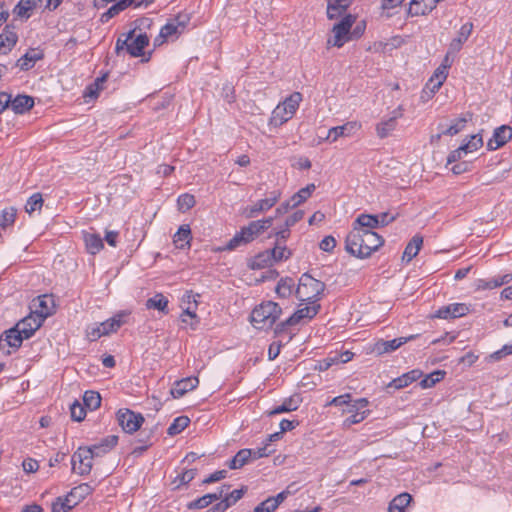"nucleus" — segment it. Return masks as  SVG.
<instances>
[{
	"label": "nucleus",
	"mask_w": 512,
	"mask_h": 512,
	"mask_svg": "<svg viewBox=\"0 0 512 512\" xmlns=\"http://www.w3.org/2000/svg\"><path fill=\"white\" fill-rule=\"evenodd\" d=\"M384 244V239L374 231L352 228L345 239V249L351 255L365 259Z\"/></svg>",
	"instance_id": "obj_1"
},
{
	"label": "nucleus",
	"mask_w": 512,
	"mask_h": 512,
	"mask_svg": "<svg viewBox=\"0 0 512 512\" xmlns=\"http://www.w3.org/2000/svg\"><path fill=\"white\" fill-rule=\"evenodd\" d=\"M281 313L282 309L276 302H263L253 309L251 323L256 329L267 330L272 328Z\"/></svg>",
	"instance_id": "obj_2"
},
{
	"label": "nucleus",
	"mask_w": 512,
	"mask_h": 512,
	"mask_svg": "<svg viewBox=\"0 0 512 512\" xmlns=\"http://www.w3.org/2000/svg\"><path fill=\"white\" fill-rule=\"evenodd\" d=\"M324 289L325 284L322 281L305 273L300 277L296 295L301 301L317 302Z\"/></svg>",
	"instance_id": "obj_3"
},
{
	"label": "nucleus",
	"mask_w": 512,
	"mask_h": 512,
	"mask_svg": "<svg viewBox=\"0 0 512 512\" xmlns=\"http://www.w3.org/2000/svg\"><path fill=\"white\" fill-rule=\"evenodd\" d=\"M356 22V16L346 14L342 19L334 24L332 28L333 37L327 40V44L341 48L345 43L352 40L351 29Z\"/></svg>",
	"instance_id": "obj_4"
},
{
	"label": "nucleus",
	"mask_w": 512,
	"mask_h": 512,
	"mask_svg": "<svg viewBox=\"0 0 512 512\" xmlns=\"http://www.w3.org/2000/svg\"><path fill=\"white\" fill-rule=\"evenodd\" d=\"M302 96L299 92L291 94L285 101L279 104L273 111L272 121L275 125L287 122L299 107Z\"/></svg>",
	"instance_id": "obj_5"
},
{
	"label": "nucleus",
	"mask_w": 512,
	"mask_h": 512,
	"mask_svg": "<svg viewBox=\"0 0 512 512\" xmlns=\"http://www.w3.org/2000/svg\"><path fill=\"white\" fill-rule=\"evenodd\" d=\"M271 453L272 451L268 450V444H266L264 447L257 449H241L229 461L228 467L233 470L240 469L250 461L266 457Z\"/></svg>",
	"instance_id": "obj_6"
},
{
	"label": "nucleus",
	"mask_w": 512,
	"mask_h": 512,
	"mask_svg": "<svg viewBox=\"0 0 512 512\" xmlns=\"http://www.w3.org/2000/svg\"><path fill=\"white\" fill-rule=\"evenodd\" d=\"M311 305H307L298 309L288 319L276 325L275 333L281 334L286 327L298 324L303 319H312L319 311L320 305L314 301H310Z\"/></svg>",
	"instance_id": "obj_7"
},
{
	"label": "nucleus",
	"mask_w": 512,
	"mask_h": 512,
	"mask_svg": "<svg viewBox=\"0 0 512 512\" xmlns=\"http://www.w3.org/2000/svg\"><path fill=\"white\" fill-rule=\"evenodd\" d=\"M281 192L273 190L266 194V197L258 200L253 205L247 206L243 209V215L246 218H255L260 213L270 210L280 199Z\"/></svg>",
	"instance_id": "obj_8"
},
{
	"label": "nucleus",
	"mask_w": 512,
	"mask_h": 512,
	"mask_svg": "<svg viewBox=\"0 0 512 512\" xmlns=\"http://www.w3.org/2000/svg\"><path fill=\"white\" fill-rule=\"evenodd\" d=\"M190 21L187 14H178L175 18L169 20L160 30L159 38L164 40L176 39L181 35Z\"/></svg>",
	"instance_id": "obj_9"
},
{
	"label": "nucleus",
	"mask_w": 512,
	"mask_h": 512,
	"mask_svg": "<svg viewBox=\"0 0 512 512\" xmlns=\"http://www.w3.org/2000/svg\"><path fill=\"white\" fill-rule=\"evenodd\" d=\"M369 402L366 398H360L351 402L348 407L343 409L344 414H350L347 417L343 425L347 428L354 424L362 422L369 414V410H364L368 406Z\"/></svg>",
	"instance_id": "obj_10"
},
{
	"label": "nucleus",
	"mask_w": 512,
	"mask_h": 512,
	"mask_svg": "<svg viewBox=\"0 0 512 512\" xmlns=\"http://www.w3.org/2000/svg\"><path fill=\"white\" fill-rule=\"evenodd\" d=\"M93 456L91 451L85 447H80L72 455L71 463L72 470L79 475H87L92 469Z\"/></svg>",
	"instance_id": "obj_11"
},
{
	"label": "nucleus",
	"mask_w": 512,
	"mask_h": 512,
	"mask_svg": "<svg viewBox=\"0 0 512 512\" xmlns=\"http://www.w3.org/2000/svg\"><path fill=\"white\" fill-rule=\"evenodd\" d=\"M118 424L126 433L136 432L144 422L141 414L135 413L129 409H120L117 412Z\"/></svg>",
	"instance_id": "obj_12"
},
{
	"label": "nucleus",
	"mask_w": 512,
	"mask_h": 512,
	"mask_svg": "<svg viewBox=\"0 0 512 512\" xmlns=\"http://www.w3.org/2000/svg\"><path fill=\"white\" fill-rule=\"evenodd\" d=\"M273 223V218L268 217L262 220L250 222L247 226L243 227L240 231L249 243L254 240L258 235L267 230Z\"/></svg>",
	"instance_id": "obj_13"
},
{
	"label": "nucleus",
	"mask_w": 512,
	"mask_h": 512,
	"mask_svg": "<svg viewBox=\"0 0 512 512\" xmlns=\"http://www.w3.org/2000/svg\"><path fill=\"white\" fill-rule=\"evenodd\" d=\"M469 312V308L464 303H452L440 307L433 317L439 319H455L465 316Z\"/></svg>",
	"instance_id": "obj_14"
},
{
	"label": "nucleus",
	"mask_w": 512,
	"mask_h": 512,
	"mask_svg": "<svg viewBox=\"0 0 512 512\" xmlns=\"http://www.w3.org/2000/svg\"><path fill=\"white\" fill-rule=\"evenodd\" d=\"M403 116V108L399 106L392 113L391 116L387 119H383L376 126V132L378 137L386 138L390 135L392 131L395 130L397 125V119Z\"/></svg>",
	"instance_id": "obj_15"
},
{
	"label": "nucleus",
	"mask_w": 512,
	"mask_h": 512,
	"mask_svg": "<svg viewBox=\"0 0 512 512\" xmlns=\"http://www.w3.org/2000/svg\"><path fill=\"white\" fill-rule=\"evenodd\" d=\"M512 138V128L502 125L495 129L492 138L487 143L488 150H497Z\"/></svg>",
	"instance_id": "obj_16"
},
{
	"label": "nucleus",
	"mask_w": 512,
	"mask_h": 512,
	"mask_svg": "<svg viewBox=\"0 0 512 512\" xmlns=\"http://www.w3.org/2000/svg\"><path fill=\"white\" fill-rule=\"evenodd\" d=\"M42 323L43 319L32 312L30 315L20 320L17 325L18 328L21 329L22 337H27L29 339L33 336L36 330L41 327Z\"/></svg>",
	"instance_id": "obj_17"
},
{
	"label": "nucleus",
	"mask_w": 512,
	"mask_h": 512,
	"mask_svg": "<svg viewBox=\"0 0 512 512\" xmlns=\"http://www.w3.org/2000/svg\"><path fill=\"white\" fill-rule=\"evenodd\" d=\"M199 384V379L197 377H187L181 380H178L174 383L173 387L170 390V394L173 398L177 399L184 396L187 392L195 389Z\"/></svg>",
	"instance_id": "obj_18"
},
{
	"label": "nucleus",
	"mask_w": 512,
	"mask_h": 512,
	"mask_svg": "<svg viewBox=\"0 0 512 512\" xmlns=\"http://www.w3.org/2000/svg\"><path fill=\"white\" fill-rule=\"evenodd\" d=\"M118 442V436L116 435H109L103 439L97 444H94L90 447H85L86 449L91 451L92 456L95 457H102L103 455L107 454L109 451H111Z\"/></svg>",
	"instance_id": "obj_19"
},
{
	"label": "nucleus",
	"mask_w": 512,
	"mask_h": 512,
	"mask_svg": "<svg viewBox=\"0 0 512 512\" xmlns=\"http://www.w3.org/2000/svg\"><path fill=\"white\" fill-rule=\"evenodd\" d=\"M360 127L361 125L357 122H347L344 125L332 127L328 131L327 139L335 142L340 137H349Z\"/></svg>",
	"instance_id": "obj_20"
},
{
	"label": "nucleus",
	"mask_w": 512,
	"mask_h": 512,
	"mask_svg": "<svg viewBox=\"0 0 512 512\" xmlns=\"http://www.w3.org/2000/svg\"><path fill=\"white\" fill-rule=\"evenodd\" d=\"M413 338H414V336L400 337V338H395L392 340H379L374 345V351L379 355L389 353V352L395 351L396 349L401 347L403 344H405L407 341H409Z\"/></svg>",
	"instance_id": "obj_21"
},
{
	"label": "nucleus",
	"mask_w": 512,
	"mask_h": 512,
	"mask_svg": "<svg viewBox=\"0 0 512 512\" xmlns=\"http://www.w3.org/2000/svg\"><path fill=\"white\" fill-rule=\"evenodd\" d=\"M148 44L149 37L146 34L140 33L136 36L132 34L129 39V44H127V52L133 57L142 56Z\"/></svg>",
	"instance_id": "obj_22"
},
{
	"label": "nucleus",
	"mask_w": 512,
	"mask_h": 512,
	"mask_svg": "<svg viewBox=\"0 0 512 512\" xmlns=\"http://www.w3.org/2000/svg\"><path fill=\"white\" fill-rule=\"evenodd\" d=\"M442 0H411L409 14L412 16L426 15L436 8Z\"/></svg>",
	"instance_id": "obj_23"
},
{
	"label": "nucleus",
	"mask_w": 512,
	"mask_h": 512,
	"mask_svg": "<svg viewBox=\"0 0 512 512\" xmlns=\"http://www.w3.org/2000/svg\"><path fill=\"white\" fill-rule=\"evenodd\" d=\"M352 0H327V18L329 20L345 16Z\"/></svg>",
	"instance_id": "obj_24"
},
{
	"label": "nucleus",
	"mask_w": 512,
	"mask_h": 512,
	"mask_svg": "<svg viewBox=\"0 0 512 512\" xmlns=\"http://www.w3.org/2000/svg\"><path fill=\"white\" fill-rule=\"evenodd\" d=\"M44 53L38 48L29 49L20 59L16 65L23 71H27L34 67L35 63L43 59Z\"/></svg>",
	"instance_id": "obj_25"
},
{
	"label": "nucleus",
	"mask_w": 512,
	"mask_h": 512,
	"mask_svg": "<svg viewBox=\"0 0 512 512\" xmlns=\"http://www.w3.org/2000/svg\"><path fill=\"white\" fill-rule=\"evenodd\" d=\"M423 375L422 371L419 369L411 370L403 375L393 379L389 384L388 388L394 389H402L407 387L409 384L421 378Z\"/></svg>",
	"instance_id": "obj_26"
},
{
	"label": "nucleus",
	"mask_w": 512,
	"mask_h": 512,
	"mask_svg": "<svg viewBox=\"0 0 512 512\" xmlns=\"http://www.w3.org/2000/svg\"><path fill=\"white\" fill-rule=\"evenodd\" d=\"M473 31V23L468 22L461 26L458 35L454 38L449 45V52H458L461 50L463 43H465Z\"/></svg>",
	"instance_id": "obj_27"
},
{
	"label": "nucleus",
	"mask_w": 512,
	"mask_h": 512,
	"mask_svg": "<svg viewBox=\"0 0 512 512\" xmlns=\"http://www.w3.org/2000/svg\"><path fill=\"white\" fill-rule=\"evenodd\" d=\"M53 300L48 295L38 296L37 299L33 300L35 310L33 311L38 317H41L43 321L52 313Z\"/></svg>",
	"instance_id": "obj_28"
},
{
	"label": "nucleus",
	"mask_w": 512,
	"mask_h": 512,
	"mask_svg": "<svg viewBox=\"0 0 512 512\" xmlns=\"http://www.w3.org/2000/svg\"><path fill=\"white\" fill-rule=\"evenodd\" d=\"M18 36L9 26H6L0 34V53L7 54L16 45Z\"/></svg>",
	"instance_id": "obj_29"
},
{
	"label": "nucleus",
	"mask_w": 512,
	"mask_h": 512,
	"mask_svg": "<svg viewBox=\"0 0 512 512\" xmlns=\"http://www.w3.org/2000/svg\"><path fill=\"white\" fill-rule=\"evenodd\" d=\"M512 274H504L501 276H495L491 279H479L477 281V289L479 290H488L500 287L504 284L511 282Z\"/></svg>",
	"instance_id": "obj_30"
},
{
	"label": "nucleus",
	"mask_w": 512,
	"mask_h": 512,
	"mask_svg": "<svg viewBox=\"0 0 512 512\" xmlns=\"http://www.w3.org/2000/svg\"><path fill=\"white\" fill-rule=\"evenodd\" d=\"M126 317L127 314L121 312L110 319L101 322L102 333H104V335H109L110 333L116 332L126 322Z\"/></svg>",
	"instance_id": "obj_31"
},
{
	"label": "nucleus",
	"mask_w": 512,
	"mask_h": 512,
	"mask_svg": "<svg viewBox=\"0 0 512 512\" xmlns=\"http://www.w3.org/2000/svg\"><path fill=\"white\" fill-rule=\"evenodd\" d=\"M379 227L378 216L370 214H360L353 222L352 228H358L359 230L372 231Z\"/></svg>",
	"instance_id": "obj_32"
},
{
	"label": "nucleus",
	"mask_w": 512,
	"mask_h": 512,
	"mask_svg": "<svg viewBox=\"0 0 512 512\" xmlns=\"http://www.w3.org/2000/svg\"><path fill=\"white\" fill-rule=\"evenodd\" d=\"M12 110L16 114H23L34 106V99L27 95H18L10 101Z\"/></svg>",
	"instance_id": "obj_33"
},
{
	"label": "nucleus",
	"mask_w": 512,
	"mask_h": 512,
	"mask_svg": "<svg viewBox=\"0 0 512 512\" xmlns=\"http://www.w3.org/2000/svg\"><path fill=\"white\" fill-rule=\"evenodd\" d=\"M191 238V229L189 225L184 224L181 225L178 231L175 233L173 242L177 248L185 249L190 247Z\"/></svg>",
	"instance_id": "obj_34"
},
{
	"label": "nucleus",
	"mask_w": 512,
	"mask_h": 512,
	"mask_svg": "<svg viewBox=\"0 0 512 512\" xmlns=\"http://www.w3.org/2000/svg\"><path fill=\"white\" fill-rule=\"evenodd\" d=\"M83 237L86 249L90 254L95 255L103 249V240L99 234L85 232Z\"/></svg>",
	"instance_id": "obj_35"
},
{
	"label": "nucleus",
	"mask_w": 512,
	"mask_h": 512,
	"mask_svg": "<svg viewBox=\"0 0 512 512\" xmlns=\"http://www.w3.org/2000/svg\"><path fill=\"white\" fill-rule=\"evenodd\" d=\"M449 64L440 65L434 72L433 76L429 79V84L432 85L431 92L435 93L440 89L443 82L446 80L448 76V67Z\"/></svg>",
	"instance_id": "obj_36"
},
{
	"label": "nucleus",
	"mask_w": 512,
	"mask_h": 512,
	"mask_svg": "<svg viewBox=\"0 0 512 512\" xmlns=\"http://www.w3.org/2000/svg\"><path fill=\"white\" fill-rule=\"evenodd\" d=\"M412 501V496L407 493H401L395 496L388 505V512H405V508Z\"/></svg>",
	"instance_id": "obj_37"
},
{
	"label": "nucleus",
	"mask_w": 512,
	"mask_h": 512,
	"mask_svg": "<svg viewBox=\"0 0 512 512\" xmlns=\"http://www.w3.org/2000/svg\"><path fill=\"white\" fill-rule=\"evenodd\" d=\"M423 244V237L419 234L413 236V238L409 241L407 246L405 247L403 253V260L406 259L407 262L411 261L420 251L421 246Z\"/></svg>",
	"instance_id": "obj_38"
},
{
	"label": "nucleus",
	"mask_w": 512,
	"mask_h": 512,
	"mask_svg": "<svg viewBox=\"0 0 512 512\" xmlns=\"http://www.w3.org/2000/svg\"><path fill=\"white\" fill-rule=\"evenodd\" d=\"M267 251L271 254L274 263L287 260L292 255L291 250H289L285 244H282V242H280V239L276 240L273 249H268Z\"/></svg>",
	"instance_id": "obj_39"
},
{
	"label": "nucleus",
	"mask_w": 512,
	"mask_h": 512,
	"mask_svg": "<svg viewBox=\"0 0 512 512\" xmlns=\"http://www.w3.org/2000/svg\"><path fill=\"white\" fill-rule=\"evenodd\" d=\"M168 299L161 293L155 294L153 297L146 301L147 309H156L164 314L168 313Z\"/></svg>",
	"instance_id": "obj_40"
},
{
	"label": "nucleus",
	"mask_w": 512,
	"mask_h": 512,
	"mask_svg": "<svg viewBox=\"0 0 512 512\" xmlns=\"http://www.w3.org/2000/svg\"><path fill=\"white\" fill-rule=\"evenodd\" d=\"M300 397L292 396L283 401V403L269 412V415H276L285 412H291L298 409L300 405Z\"/></svg>",
	"instance_id": "obj_41"
},
{
	"label": "nucleus",
	"mask_w": 512,
	"mask_h": 512,
	"mask_svg": "<svg viewBox=\"0 0 512 512\" xmlns=\"http://www.w3.org/2000/svg\"><path fill=\"white\" fill-rule=\"evenodd\" d=\"M24 339L28 338L22 337L21 329L18 328L17 324L5 332V340L7 344L12 348H19L22 345Z\"/></svg>",
	"instance_id": "obj_42"
},
{
	"label": "nucleus",
	"mask_w": 512,
	"mask_h": 512,
	"mask_svg": "<svg viewBox=\"0 0 512 512\" xmlns=\"http://www.w3.org/2000/svg\"><path fill=\"white\" fill-rule=\"evenodd\" d=\"M17 216V209L13 206L4 208L0 213V228L6 229L13 226Z\"/></svg>",
	"instance_id": "obj_43"
},
{
	"label": "nucleus",
	"mask_w": 512,
	"mask_h": 512,
	"mask_svg": "<svg viewBox=\"0 0 512 512\" xmlns=\"http://www.w3.org/2000/svg\"><path fill=\"white\" fill-rule=\"evenodd\" d=\"M106 79L107 74H104L103 76L96 78L92 84L86 87L84 91V97L90 99L97 98L99 92L103 89V83L106 81Z\"/></svg>",
	"instance_id": "obj_44"
},
{
	"label": "nucleus",
	"mask_w": 512,
	"mask_h": 512,
	"mask_svg": "<svg viewBox=\"0 0 512 512\" xmlns=\"http://www.w3.org/2000/svg\"><path fill=\"white\" fill-rule=\"evenodd\" d=\"M315 190L314 184H309L306 187L300 189L297 193H295L291 198L290 202L291 207H297L304 201H306L312 194V192Z\"/></svg>",
	"instance_id": "obj_45"
},
{
	"label": "nucleus",
	"mask_w": 512,
	"mask_h": 512,
	"mask_svg": "<svg viewBox=\"0 0 512 512\" xmlns=\"http://www.w3.org/2000/svg\"><path fill=\"white\" fill-rule=\"evenodd\" d=\"M294 281L292 278L286 277L280 279L276 286V293L280 298H287L292 294Z\"/></svg>",
	"instance_id": "obj_46"
},
{
	"label": "nucleus",
	"mask_w": 512,
	"mask_h": 512,
	"mask_svg": "<svg viewBox=\"0 0 512 512\" xmlns=\"http://www.w3.org/2000/svg\"><path fill=\"white\" fill-rule=\"evenodd\" d=\"M190 423V419L187 416L176 417L171 425L167 429V433L171 436L181 433Z\"/></svg>",
	"instance_id": "obj_47"
},
{
	"label": "nucleus",
	"mask_w": 512,
	"mask_h": 512,
	"mask_svg": "<svg viewBox=\"0 0 512 512\" xmlns=\"http://www.w3.org/2000/svg\"><path fill=\"white\" fill-rule=\"evenodd\" d=\"M446 372L443 371V370H436V371H433L432 373L426 375L419 383V385L421 386V388L423 389H427V388H431L433 387L436 383L440 382L444 376H445Z\"/></svg>",
	"instance_id": "obj_48"
},
{
	"label": "nucleus",
	"mask_w": 512,
	"mask_h": 512,
	"mask_svg": "<svg viewBox=\"0 0 512 512\" xmlns=\"http://www.w3.org/2000/svg\"><path fill=\"white\" fill-rule=\"evenodd\" d=\"M273 264L274 261L272 260L271 254L266 250L254 257L251 266L253 269H261L272 266Z\"/></svg>",
	"instance_id": "obj_49"
},
{
	"label": "nucleus",
	"mask_w": 512,
	"mask_h": 512,
	"mask_svg": "<svg viewBox=\"0 0 512 512\" xmlns=\"http://www.w3.org/2000/svg\"><path fill=\"white\" fill-rule=\"evenodd\" d=\"M43 206V198L41 193H34L32 194L26 204H25V211L31 215L32 213L36 211H40Z\"/></svg>",
	"instance_id": "obj_50"
},
{
	"label": "nucleus",
	"mask_w": 512,
	"mask_h": 512,
	"mask_svg": "<svg viewBox=\"0 0 512 512\" xmlns=\"http://www.w3.org/2000/svg\"><path fill=\"white\" fill-rule=\"evenodd\" d=\"M84 407L90 410L97 409L101 404V396L95 391H86L83 395Z\"/></svg>",
	"instance_id": "obj_51"
},
{
	"label": "nucleus",
	"mask_w": 512,
	"mask_h": 512,
	"mask_svg": "<svg viewBox=\"0 0 512 512\" xmlns=\"http://www.w3.org/2000/svg\"><path fill=\"white\" fill-rule=\"evenodd\" d=\"M75 507V501L65 499L64 497H58L52 503L51 512H68Z\"/></svg>",
	"instance_id": "obj_52"
},
{
	"label": "nucleus",
	"mask_w": 512,
	"mask_h": 512,
	"mask_svg": "<svg viewBox=\"0 0 512 512\" xmlns=\"http://www.w3.org/2000/svg\"><path fill=\"white\" fill-rule=\"evenodd\" d=\"M34 8V3L30 0H21L14 8L13 12L15 15L21 18H29L30 12Z\"/></svg>",
	"instance_id": "obj_53"
},
{
	"label": "nucleus",
	"mask_w": 512,
	"mask_h": 512,
	"mask_svg": "<svg viewBox=\"0 0 512 512\" xmlns=\"http://www.w3.org/2000/svg\"><path fill=\"white\" fill-rule=\"evenodd\" d=\"M483 145V139L480 134L470 136L467 143L460 146V150H465V154L478 150Z\"/></svg>",
	"instance_id": "obj_54"
},
{
	"label": "nucleus",
	"mask_w": 512,
	"mask_h": 512,
	"mask_svg": "<svg viewBox=\"0 0 512 512\" xmlns=\"http://www.w3.org/2000/svg\"><path fill=\"white\" fill-rule=\"evenodd\" d=\"M216 501V496L211 495L210 493L188 503V509H203L210 505L212 502Z\"/></svg>",
	"instance_id": "obj_55"
},
{
	"label": "nucleus",
	"mask_w": 512,
	"mask_h": 512,
	"mask_svg": "<svg viewBox=\"0 0 512 512\" xmlns=\"http://www.w3.org/2000/svg\"><path fill=\"white\" fill-rule=\"evenodd\" d=\"M89 486L86 484L74 487L64 498L75 501V506L84 498L87 493Z\"/></svg>",
	"instance_id": "obj_56"
},
{
	"label": "nucleus",
	"mask_w": 512,
	"mask_h": 512,
	"mask_svg": "<svg viewBox=\"0 0 512 512\" xmlns=\"http://www.w3.org/2000/svg\"><path fill=\"white\" fill-rule=\"evenodd\" d=\"M195 203V197L189 193L181 194L177 199L178 209L182 212L191 209L195 205Z\"/></svg>",
	"instance_id": "obj_57"
},
{
	"label": "nucleus",
	"mask_w": 512,
	"mask_h": 512,
	"mask_svg": "<svg viewBox=\"0 0 512 512\" xmlns=\"http://www.w3.org/2000/svg\"><path fill=\"white\" fill-rule=\"evenodd\" d=\"M466 122L467 119L465 117L458 118L448 128L442 130L441 134L450 136L456 135L464 129Z\"/></svg>",
	"instance_id": "obj_58"
},
{
	"label": "nucleus",
	"mask_w": 512,
	"mask_h": 512,
	"mask_svg": "<svg viewBox=\"0 0 512 512\" xmlns=\"http://www.w3.org/2000/svg\"><path fill=\"white\" fill-rule=\"evenodd\" d=\"M71 418L74 421H82L86 416L85 407L77 400L70 405Z\"/></svg>",
	"instance_id": "obj_59"
},
{
	"label": "nucleus",
	"mask_w": 512,
	"mask_h": 512,
	"mask_svg": "<svg viewBox=\"0 0 512 512\" xmlns=\"http://www.w3.org/2000/svg\"><path fill=\"white\" fill-rule=\"evenodd\" d=\"M276 501L269 497L254 508V512H274L277 509Z\"/></svg>",
	"instance_id": "obj_60"
},
{
	"label": "nucleus",
	"mask_w": 512,
	"mask_h": 512,
	"mask_svg": "<svg viewBox=\"0 0 512 512\" xmlns=\"http://www.w3.org/2000/svg\"><path fill=\"white\" fill-rule=\"evenodd\" d=\"M245 491H246V488H241V489H235L230 493L227 492L226 496L222 500L224 501V503H229V507H230L243 497Z\"/></svg>",
	"instance_id": "obj_61"
},
{
	"label": "nucleus",
	"mask_w": 512,
	"mask_h": 512,
	"mask_svg": "<svg viewBox=\"0 0 512 512\" xmlns=\"http://www.w3.org/2000/svg\"><path fill=\"white\" fill-rule=\"evenodd\" d=\"M245 237L242 235V232L239 231L234 235L232 239L229 240V242L226 245L227 250H233L243 244H247Z\"/></svg>",
	"instance_id": "obj_62"
},
{
	"label": "nucleus",
	"mask_w": 512,
	"mask_h": 512,
	"mask_svg": "<svg viewBox=\"0 0 512 512\" xmlns=\"http://www.w3.org/2000/svg\"><path fill=\"white\" fill-rule=\"evenodd\" d=\"M245 237L242 235V232L239 231L234 235L232 239L229 240V242L226 245L227 250H233L243 244H247Z\"/></svg>",
	"instance_id": "obj_63"
},
{
	"label": "nucleus",
	"mask_w": 512,
	"mask_h": 512,
	"mask_svg": "<svg viewBox=\"0 0 512 512\" xmlns=\"http://www.w3.org/2000/svg\"><path fill=\"white\" fill-rule=\"evenodd\" d=\"M351 394L349 393H346V394H343V395H340V396H337V397H334L333 399H331L327 404L326 406H342V405H345L346 407H348V405L351 403Z\"/></svg>",
	"instance_id": "obj_64"
}]
</instances>
